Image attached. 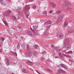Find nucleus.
Wrapping results in <instances>:
<instances>
[{
  "instance_id": "1",
  "label": "nucleus",
  "mask_w": 74,
  "mask_h": 74,
  "mask_svg": "<svg viewBox=\"0 0 74 74\" xmlns=\"http://www.w3.org/2000/svg\"><path fill=\"white\" fill-rule=\"evenodd\" d=\"M64 46L68 48H69L70 47V45L69 44L70 43V40L69 39H64Z\"/></svg>"
},
{
  "instance_id": "2",
  "label": "nucleus",
  "mask_w": 74,
  "mask_h": 74,
  "mask_svg": "<svg viewBox=\"0 0 74 74\" xmlns=\"http://www.w3.org/2000/svg\"><path fill=\"white\" fill-rule=\"evenodd\" d=\"M29 5H26L25 7V11L27 12L26 13H25V15L26 16L27 18H29V15L30 14V12H29V11L28 10H29Z\"/></svg>"
},
{
  "instance_id": "3",
  "label": "nucleus",
  "mask_w": 74,
  "mask_h": 74,
  "mask_svg": "<svg viewBox=\"0 0 74 74\" xmlns=\"http://www.w3.org/2000/svg\"><path fill=\"white\" fill-rule=\"evenodd\" d=\"M50 26H47V27L44 33V35L45 36H48L49 35V33H48V30L50 28Z\"/></svg>"
},
{
  "instance_id": "4",
  "label": "nucleus",
  "mask_w": 74,
  "mask_h": 74,
  "mask_svg": "<svg viewBox=\"0 0 74 74\" xmlns=\"http://www.w3.org/2000/svg\"><path fill=\"white\" fill-rule=\"evenodd\" d=\"M57 37L60 40L62 39L64 37V34L62 33H58L57 35Z\"/></svg>"
},
{
  "instance_id": "5",
  "label": "nucleus",
  "mask_w": 74,
  "mask_h": 74,
  "mask_svg": "<svg viewBox=\"0 0 74 74\" xmlns=\"http://www.w3.org/2000/svg\"><path fill=\"white\" fill-rule=\"evenodd\" d=\"M26 57H31L33 55V53L32 52L27 51L25 53Z\"/></svg>"
},
{
  "instance_id": "6",
  "label": "nucleus",
  "mask_w": 74,
  "mask_h": 74,
  "mask_svg": "<svg viewBox=\"0 0 74 74\" xmlns=\"http://www.w3.org/2000/svg\"><path fill=\"white\" fill-rule=\"evenodd\" d=\"M63 19V16L61 15H60L59 16L58 18L57 21L56 22V23H58V22H60L61 21H62V19Z\"/></svg>"
},
{
  "instance_id": "7",
  "label": "nucleus",
  "mask_w": 74,
  "mask_h": 74,
  "mask_svg": "<svg viewBox=\"0 0 74 74\" xmlns=\"http://www.w3.org/2000/svg\"><path fill=\"white\" fill-rule=\"evenodd\" d=\"M18 13L19 15H21L22 13V7L19 6L18 7Z\"/></svg>"
},
{
  "instance_id": "8",
  "label": "nucleus",
  "mask_w": 74,
  "mask_h": 74,
  "mask_svg": "<svg viewBox=\"0 0 74 74\" xmlns=\"http://www.w3.org/2000/svg\"><path fill=\"white\" fill-rule=\"evenodd\" d=\"M70 4H70V3L67 2L65 1L64 2L62 5L64 6V7H66V6H68V5H70Z\"/></svg>"
},
{
  "instance_id": "9",
  "label": "nucleus",
  "mask_w": 74,
  "mask_h": 74,
  "mask_svg": "<svg viewBox=\"0 0 74 74\" xmlns=\"http://www.w3.org/2000/svg\"><path fill=\"white\" fill-rule=\"evenodd\" d=\"M11 12V11L10 10H7L6 11V14L5 16H8L10 14V13Z\"/></svg>"
},
{
  "instance_id": "10",
  "label": "nucleus",
  "mask_w": 74,
  "mask_h": 74,
  "mask_svg": "<svg viewBox=\"0 0 74 74\" xmlns=\"http://www.w3.org/2000/svg\"><path fill=\"white\" fill-rule=\"evenodd\" d=\"M52 23V22L50 20H48V21H45L43 25H49V24H51Z\"/></svg>"
},
{
  "instance_id": "11",
  "label": "nucleus",
  "mask_w": 74,
  "mask_h": 74,
  "mask_svg": "<svg viewBox=\"0 0 74 74\" xmlns=\"http://www.w3.org/2000/svg\"><path fill=\"white\" fill-rule=\"evenodd\" d=\"M33 55L34 56L37 57L38 55V52L36 51H34L33 52Z\"/></svg>"
},
{
  "instance_id": "12",
  "label": "nucleus",
  "mask_w": 74,
  "mask_h": 74,
  "mask_svg": "<svg viewBox=\"0 0 74 74\" xmlns=\"http://www.w3.org/2000/svg\"><path fill=\"white\" fill-rule=\"evenodd\" d=\"M66 11H70L72 12L74 11V9L72 8L68 7L66 9Z\"/></svg>"
},
{
  "instance_id": "13",
  "label": "nucleus",
  "mask_w": 74,
  "mask_h": 74,
  "mask_svg": "<svg viewBox=\"0 0 74 74\" xmlns=\"http://www.w3.org/2000/svg\"><path fill=\"white\" fill-rule=\"evenodd\" d=\"M5 63L7 65H9L10 64V62L9 61V59L8 58H6L5 59Z\"/></svg>"
},
{
  "instance_id": "14",
  "label": "nucleus",
  "mask_w": 74,
  "mask_h": 74,
  "mask_svg": "<svg viewBox=\"0 0 74 74\" xmlns=\"http://www.w3.org/2000/svg\"><path fill=\"white\" fill-rule=\"evenodd\" d=\"M58 71L59 73H66V71L62 69H59L58 70Z\"/></svg>"
},
{
  "instance_id": "15",
  "label": "nucleus",
  "mask_w": 74,
  "mask_h": 74,
  "mask_svg": "<svg viewBox=\"0 0 74 74\" xmlns=\"http://www.w3.org/2000/svg\"><path fill=\"white\" fill-rule=\"evenodd\" d=\"M0 3H1V4L2 5H7V3L3 0H1L0 2Z\"/></svg>"
},
{
  "instance_id": "16",
  "label": "nucleus",
  "mask_w": 74,
  "mask_h": 74,
  "mask_svg": "<svg viewBox=\"0 0 74 74\" xmlns=\"http://www.w3.org/2000/svg\"><path fill=\"white\" fill-rule=\"evenodd\" d=\"M0 3H1V4L2 5H7V3L3 0H1L0 2Z\"/></svg>"
},
{
  "instance_id": "17",
  "label": "nucleus",
  "mask_w": 74,
  "mask_h": 74,
  "mask_svg": "<svg viewBox=\"0 0 74 74\" xmlns=\"http://www.w3.org/2000/svg\"><path fill=\"white\" fill-rule=\"evenodd\" d=\"M50 3L51 4V7H52L53 8H55V7L56 6V5L53 2H50Z\"/></svg>"
},
{
  "instance_id": "18",
  "label": "nucleus",
  "mask_w": 74,
  "mask_h": 74,
  "mask_svg": "<svg viewBox=\"0 0 74 74\" xmlns=\"http://www.w3.org/2000/svg\"><path fill=\"white\" fill-rule=\"evenodd\" d=\"M27 34L28 35H29V36H33V34H32V32L30 31H27Z\"/></svg>"
},
{
  "instance_id": "19",
  "label": "nucleus",
  "mask_w": 74,
  "mask_h": 74,
  "mask_svg": "<svg viewBox=\"0 0 74 74\" xmlns=\"http://www.w3.org/2000/svg\"><path fill=\"white\" fill-rule=\"evenodd\" d=\"M67 25H68V22L67 21H65L64 24V26L66 27Z\"/></svg>"
},
{
  "instance_id": "20",
  "label": "nucleus",
  "mask_w": 74,
  "mask_h": 74,
  "mask_svg": "<svg viewBox=\"0 0 74 74\" xmlns=\"http://www.w3.org/2000/svg\"><path fill=\"white\" fill-rule=\"evenodd\" d=\"M22 72L24 73H27V70L26 69H23L22 70Z\"/></svg>"
},
{
  "instance_id": "21",
  "label": "nucleus",
  "mask_w": 74,
  "mask_h": 74,
  "mask_svg": "<svg viewBox=\"0 0 74 74\" xmlns=\"http://www.w3.org/2000/svg\"><path fill=\"white\" fill-rule=\"evenodd\" d=\"M60 66L62 67H63V68L65 69H66V70L67 69V68H66L65 67V65L64 64H60Z\"/></svg>"
},
{
  "instance_id": "22",
  "label": "nucleus",
  "mask_w": 74,
  "mask_h": 74,
  "mask_svg": "<svg viewBox=\"0 0 74 74\" xmlns=\"http://www.w3.org/2000/svg\"><path fill=\"white\" fill-rule=\"evenodd\" d=\"M59 56L60 58H62V54L61 53V52H59Z\"/></svg>"
},
{
  "instance_id": "23",
  "label": "nucleus",
  "mask_w": 74,
  "mask_h": 74,
  "mask_svg": "<svg viewBox=\"0 0 74 74\" xmlns=\"http://www.w3.org/2000/svg\"><path fill=\"white\" fill-rule=\"evenodd\" d=\"M74 32V30H69L68 31V33H73Z\"/></svg>"
},
{
  "instance_id": "24",
  "label": "nucleus",
  "mask_w": 74,
  "mask_h": 74,
  "mask_svg": "<svg viewBox=\"0 0 74 74\" xmlns=\"http://www.w3.org/2000/svg\"><path fill=\"white\" fill-rule=\"evenodd\" d=\"M62 12V11L60 10H58L56 12L57 14H60Z\"/></svg>"
},
{
  "instance_id": "25",
  "label": "nucleus",
  "mask_w": 74,
  "mask_h": 74,
  "mask_svg": "<svg viewBox=\"0 0 74 74\" xmlns=\"http://www.w3.org/2000/svg\"><path fill=\"white\" fill-rule=\"evenodd\" d=\"M31 62V61L28 60L26 62V63L27 64H29V65Z\"/></svg>"
},
{
  "instance_id": "26",
  "label": "nucleus",
  "mask_w": 74,
  "mask_h": 74,
  "mask_svg": "<svg viewBox=\"0 0 74 74\" xmlns=\"http://www.w3.org/2000/svg\"><path fill=\"white\" fill-rule=\"evenodd\" d=\"M45 60L44 58L43 57H42L40 59V60L41 61H44Z\"/></svg>"
},
{
  "instance_id": "27",
  "label": "nucleus",
  "mask_w": 74,
  "mask_h": 74,
  "mask_svg": "<svg viewBox=\"0 0 74 74\" xmlns=\"http://www.w3.org/2000/svg\"><path fill=\"white\" fill-rule=\"evenodd\" d=\"M38 48V46L37 45H36L35 46V48L36 49H37Z\"/></svg>"
},
{
  "instance_id": "28",
  "label": "nucleus",
  "mask_w": 74,
  "mask_h": 74,
  "mask_svg": "<svg viewBox=\"0 0 74 74\" xmlns=\"http://www.w3.org/2000/svg\"><path fill=\"white\" fill-rule=\"evenodd\" d=\"M12 17L13 18V19H14V20H15V19H16V17L14 16H12Z\"/></svg>"
},
{
  "instance_id": "29",
  "label": "nucleus",
  "mask_w": 74,
  "mask_h": 74,
  "mask_svg": "<svg viewBox=\"0 0 74 74\" xmlns=\"http://www.w3.org/2000/svg\"><path fill=\"white\" fill-rule=\"evenodd\" d=\"M3 22L4 23L5 26H7L8 25L7 23V22H5V21H3Z\"/></svg>"
},
{
  "instance_id": "30",
  "label": "nucleus",
  "mask_w": 74,
  "mask_h": 74,
  "mask_svg": "<svg viewBox=\"0 0 74 74\" xmlns=\"http://www.w3.org/2000/svg\"><path fill=\"white\" fill-rule=\"evenodd\" d=\"M46 70H47V71H48L49 72H51V70L49 69H47Z\"/></svg>"
},
{
  "instance_id": "31",
  "label": "nucleus",
  "mask_w": 74,
  "mask_h": 74,
  "mask_svg": "<svg viewBox=\"0 0 74 74\" xmlns=\"http://www.w3.org/2000/svg\"><path fill=\"white\" fill-rule=\"evenodd\" d=\"M12 54H13V55H15V56H17V54H16V53H12Z\"/></svg>"
},
{
  "instance_id": "32",
  "label": "nucleus",
  "mask_w": 74,
  "mask_h": 74,
  "mask_svg": "<svg viewBox=\"0 0 74 74\" xmlns=\"http://www.w3.org/2000/svg\"><path fill=\"white\" fill-rule=\"evenodd\" d=\"M51 48H54L55 47V46H54L53 45H51Z\"/></svg>"
},
{
  "instance_id": "33",
  "label": "nucleus",
  "mask_w": 74,
  "mask_h": 74,
  "mask_svg": "<svg viewBox=\"0 0 74 74\" xmlns=\"http://www.w3.org/2000/svg\"><path fill=\"white\" fill-rule=\"evenodd\" d=\"M33 49H30L29 50V51H28L29 52H33Z\"/></svg>"
},
{
  "instance_id": "34",
  "label": "nucleus",
  "mask_w": 74,
  "mask_h": 74,
  "mask_svg": "<svg viewBox=\"0 0 74 74\" xmlns=\"http://www.w3.org/2000/svg\"><path fill=\"white\" fill-rule=\"evenodd\" d=\"M73 53V52L71 51H69L67 52L68 53Z\"/></svg>"
},
{
  "instance_id": "35",
  "label": "nucleus",
  "mask_w": 74,
  "mask_h": 74,
  "mask_svg": "<svg viewBox=\"0 0 74 74\" xmlns=\"http://www.w3.org/2000/svg\"><path fill=\"white\" fill-rule=\"evenodd\" d=\"M29 65H30V66H31V65H33V62H30V64H29Z\"/></svg>"
},
{
  "instance_id": "36",
  "label": "nucleus",
  "mask_w": 74,
  "mask_h": 74,
  "mask_svg": "<svg viewBox=\"0 0 74 74\" xmlns=\"http://www.w3.org/2000/svg\"><path fill=\"white\" fill-rule=\"evenodd\" d=\"M5 40V38H3V37L1 38V41H3Z\"/></svg>"
},
{
  "instance_id": "37",
  "label": "nucleus",
  "mask_w": 74,
  "mask_h": 74,
  "mask_svg": "<svg viewBox=\"0 0 74 74\" xmlns=\"http://www.w3.org/2000/svg\"><path fill=\"white\" fill-rule=\"evenodd\" d=\"M53 12V10H51L49 11V13H50V14H52V13Z\"/></svg>"
},
{
  "instance_id": "38",
  "label": "nucleus",
  "mask_w": 74,
  "mask_h": 74,
  "mask_svg": "<svg viewBox=\"0 0 74 74\" xmlns=\"http://www.w3.org/2000/svg\"><path fill=\"white\" fill-rule=\"evenodd\" d=\"M32 8L33 9H34L35 8H36V6H34V5H33L32 7Z\"/></svg>"
},
{
  "instance_id": "39",
  "label": "nucleus",
  "mask_w": 74,
  "mask_h": 74,
  "mask_svg": "<svg viewBox=\"0 0 74 74\" xmlns=\"http://www.w3.org/2000/svg\"><path fill=\"white\" fill-rule=\"evenodd\" d=\"M37 27H35L34 28V30H37Z\"/></svg>"
},
{
  "instance_id": "40",
  "label": "nucleus",
  "mask_w": 74,
  "mask_h": 74,
  "mask_svg": "<svg viewBox=\"0 0 74 74\" xmlns=\"http://www.w3.org/2000/svg\"><path fill=\"white\" fill-rule=\"evenodd\" d=\"M34 35H37V33L36 32H34Z\"/></svg>"
},
{
  "instance_id": "41",
  "label": "nucleus",
  "mask_w": 74,
  "mask_h": 74,
  "mask_svg": "<svg viewBox=\"0 0 74 74\" xmlns=\"http://www.w3.org/2000/svg\"><path fill=\"white\" fill-rule=\"evenodd\" d=\"M27 49H29V45H27Z\"/></svg>"
},
{
  "instance_id": "42",
  "label": "nucleus",
  "mask_w": 74,
  "mask_h": 74,
  "mask_svg": "<svg viewBox=\"0 0 74 74\" xmlns=\"http://www.w3.org/2000/svg\"><path fill=\"white\" fill-rule=\"evenodd\" d=\"M58 48V47H55L54 48V49H57Z\"/></svg>"
},
{
  "instance_id": "43",
  "label": "nucleus",
  "mask_w": 74,
  "mask_h": 74,
  "mask_svg": "<svg viewBox=\"0 0 74 74\" xmlns=\"http://www.w3.org/2000/svg\"><path fill=\"white\" fill-rule=\"evenodd\" d=\"M29 1H30V2H33V1H34V0H29Z\"/></svg>"
},
{
  "instance_id": "44",
  "label": "nucleus",
  "mask_w": 74,
  "mask_h": 74,
  "mask_svg": "<svg viewBox=\"0 0 74 74\" xmlns=\"http://www.w3.org/2000/svg\"><path fill=\"white\" fill-rule=\"evenodd\" d=\"M44 13H45V15H47V11H44Z\"/></svg>"
},
{
  "instance_id": "45",
  "label": "nucleus",
  "mask_w": 74,
  "mask_h": 74,
  "mask_svg": "<svg viewBox=\"0 0 74 74\" xmlns=\"http://www.w3.org/2000/svg\"><path fill=\"white\" fill-rule=\"evenodd\" d=\"M46 53V51H44L43 52H42V54H44V53Z\"/></svg>"
},
{
  "instance_id": "46",
  "label": "nucleus",
  "mask_w": 74,
  "mask_h": 74,
  "mask_svg": "<svg viewBox=\"0 0 74 74\" xmlns=\"http://www.w3.org/2000/svg\"><path fill=\"white\" fill-rule=\"evenodd\" d=\"M69 61H70V62H73V61L72 60H71V59H69Z\"/></svg>"
},
{
  "instance_id": "47",
  "label": "nucleus",
  "mask_w": 74,
  "mask_h": 74,
  "mask_svg": "<svg viewBox=\"0 0 74 74\" xmlns=\"http://www.w3.org/2000/svg\"><path fill=\"white\" fill-rule=\"evenodd\" d=\"M17 27L18 28H19V29H21V27H20V26H18Z\"/></svg>"
},
{
  "instance_id": "48",
  "label": "nucleus",
  "mask_w": 74,
  "mask_h": 74,
  "mask_svg": "<svg viewBox=\"0 0 74 74\" xmlns=\"http://www.w3.org/2000/svg\"><path fill=\"white\" fill-rule=\"evenodd\" d=\"M11 42V39H9V42Z\"/></svg>"
},
{
  "instance_id": "49",
  "label": "nucleus",
  "mask_w": 74,
  "mask_h": 74,
  "mask_svg": "<svg viewBox=\"0 0 74 74\" xmlns=\"http://www.w3.org/2000/svg\"><path fill=\"white\" fill-rule=\"evenodd\" d=\"M36 71L37 72V73L38 74H41V73H40L38 72V71Z\"/></svg>"
},
{
  "instance_id": "50",
  "label": "nucleus",
  "mask_w": 74,
  "mask_h": 74,
  "mask_svg": "<svg viewBox=\"0 0 74 74\" xmlns=\"http://www.w3.org/2000/svg\"><path fill=\"white\" fill-rule=\"evenodd\" d=\"M17 49H19L20 48L19 46H17Z\"/></svg>"
},
{
  "instance_id": "51",
  "label": "nucleus",
  "mask_w": 74,
  "mask_h": 74,
  "mask_svg": "<svg viewBox=\"0 0 74 74\" xmlns=\"http://www.w3.org/2000/svg\"><path fill=\"white\" fill-rule=\"evenodd\" d=\"M68 57H69V58H71V56L69 55L68 56Z\"/></svg>"
},
{
  "instance_id": "52",
  "label": "nucleus",
  "mask_w": 74,
  "mask_h": 74,
  "mask_svg": "<svg viewBox=\"0 0 74 74\" xmlns=\"http://www.w3.org/2000/svg\"><path fill=\"white\" fill-rule=\"evenodd\" d=\"M58 51H61V49H58Z\"/></svg>"
},
{
  "instance_id": "53",
  "label": "nucleus",
  "mask_w": 74,
  "mask_h": 74,
  "mask_svg": "<svg viewBox=\"0 0 74 74\" xmlns=\"http://www.w3.org/2000/svg\"><path fill=\"white\" fill-rule=\"evenodd\" d=\"M56 58H59V57L56 56Z\"/></svg>"
},
{
  "instance_id": "54",
  "label": "nucleus",
  "mask_w": 74,
  "mask_h": 74,
  "mask_svg": "<svg viewBox=\"0 0 74 74\" xmlns=\"http://www.w3.org/2000/svg\"><path fill=\"white\" fill-rule=\"evenodd\" d=\"M2 52V50L0 49V52Z\"/></svg>"
},
{
  "instance_id": "55",
  "label": "nucleus",
  "mask_w": 74,
  "mask_h": 74,
  "mask_svg": "<svg viewBox=\"0 0 74 74\" xmlns=\"http://www.w3.org/2000/svg\"><path fill=\"white\" fill-rule=\"evenodd\" d=\"M7 1H11V0H7Z\"/></svg>"
},
{
  "instance_id": "56",
  "label": "nucleus",
  "mask_w": 74,
  "mask_h": 74,
  "mask_svg": "<svg viewBox=\"0 0 74 74\" xmlns=\"http://www.w3.org/2000/svg\"><path fill=\"white\" fill-rule=\"evenodd\" d=\"M21 46H22V47H23V46H24V45H22Z\"/></svg>"
},
{
  "instance_id": "57",
  "label": "nucleus",
  "mask_w": 74,
  "mask_h": 74,
  "mask_svg": "<svg viewBox=\"0 0 74 74\" xmlns=\"http://www.w3.org/2000/svg\"><path fill=\"white\" fill-rule=\"evenodd\" d=\"M52 14H53V15H54V14H55V13H52Z\"/></svg>"
},
{
  "instance_id": "58",
  "label": "nucleus",
  "mask_w": 74,
  "mask_h": 74,
  "mask_svg": "<svg viewBox=\"0 0 74 74\" xmlns=\"http://www.w3.org/2000/svg\"><path fill=\"white\" fill-rule=\"evenodd\" d=\"M14 30H16V29H15Z\"/></svg>"
},
{
  "instance_id": "59",
  "label": "nucleus",
  "mask_w": 74,
  "mask_h": 74,
  "mask_svg": "<svg viewBox=\"0 0 74 74\" xmlns=\"http://www.w3.org/2000/svg\"><path fill=\"white\" fill-rule=\"evenodd\" d=\"M1 47V44H0V47Z\"/></svg>"
},
{
  "instance_id": "60",
  "label": "nucleus",
  "mask_w": 74,
  "mask_h": 74,
  "mask_svg": "<svg viewBox=\"0 0 74 74\" xmlns=\"http://www.w3.org/2000/svg\"><path fill=\"white\" fill-rule=\"evenodd\" d=\"M1 0H0V1H1Z\"/></svg>"
},
{
  "instance_id": "61",
  "label": "nucleus",
  "mask_w": 74,
  "mask_h": 74,
  "mask_svg": "<svg viewBox=\"0 0 74 74\" xmlns=\"http://www.w3.org/2000/svg\"><path fill=\"white\" fill-rule=\"evenodd\" d=\"M48 47H49V45H47Z\"/></svg>"
},
{
  "instance_id": "62",
  "label": "nucleus",
  "mask_w": 74,
  "mask_h": 74,
  "mask_svg": "<svg viewBox=\"0 0 74 74\" xmlns=\"http://www.w3.org/2000/svg\"><path fill=\"white\" fill-rule=\"evenodd\" d=\"M62 55H64V54H63V53H62Z\"/></svg>"
},
{
  "instance_id": "63",
  "label": "nucleus",
  "mask_w": 74,
  "mask_h": 74,
  "mask_svg": "<svg viewBox=\"0 0 74 74\" xmlns=\"http://www.w3.org/2000/svg\"><path fill=\"white\" fill-rule=\"evenodd\" d=\"M22 37V38H23V37Z\"/></svg>"
},
{
  "instance_id": "64",
  "label": "nucleus",
  "mask_w": 74,
  "mask_h": 74,
  "mask_svg": "<svg viewBox=\"0 0 74 74\" xmlns=\"http://www.w3.org/2000/svg\"><path fill=\"white\" fill-rule=\"evenodd\" d=\"M1 74H4L3 73H1Z\"/></svg>"
}]
</instances>
